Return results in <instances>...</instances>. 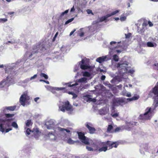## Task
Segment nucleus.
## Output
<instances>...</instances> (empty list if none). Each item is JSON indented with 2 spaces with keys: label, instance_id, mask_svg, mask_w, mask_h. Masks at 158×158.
<instances>
[{
  "label": "nucleus",
  "instance_id": "1",
  "mask_svg": "<svg viewBox=\"0 0 158 158\" xmlns=\"http://www.w3.org/2000/svg\"><path fill=\"white\" fill-rule=\"evenodd\" d=\"M12 119L5 118V119L0 118V131L2 132H4L7 133L9 131L12 130L11 126L15 129H17L18 128V126L16 122H13L11 123Z\"/></svg>",
  "mask_w": 158,
  "mask_h": 158
},
{
  "label": "nucleus",
  "instance_id": "2",
  "mask_svg": "<svg viewBox=\"0 0 158 158\" xmlns=\"http://www.w3.org/2000/svg\"><path fill=\"white\" fill-rule=\"evenodd\" d=\"M45 50L44 45L38 43L33 45L29 52L27 53V56L29 58H34Z\"/></svg>",
  "mask_w": 158,
  "mask_h": 158
},
{
  "label": "nucleus",
  "instance_id": "3",
  "mask_svg": "<svg viewBox=\"0 0 158 158\" xmlns=\"http://www.w3.org/2000/svg\"><path fill=\"white\" fill-rule=\"evenodd\" d=\"M128 63L126 61H120L117 64H115V66L118 70V72L119 74L123 76V75L127 72H128L133 74L134 72V70L133 69L128 70L127 69V66L128 65Z\"/></svg>",
  "mask_w": 158,
  "mask_h": 158
},
{
  "label": "nucleus",
  "instance_id": "4",
  "mask_svg": "<svg viewBox=\"0 0 158 158\" xmlns=\"http://www.w3.org/2000/svg\"><path fill=\"white\" fill-rule=\"evenodd\" d=\"M14 66V64H12L11 66V68L10 67V68L8 69L7 68L6 69V73L8 72V73L9 74V75L7 77L6 81L3 80L0 82V88L3 87L6 84H10L13 82V79L12 77L15 74V73L14 70H13Z\"/></svg>",
  "mask_w": 158,
  "mask_h": 158
},
{
  "label": "nucleus",
  "instance_id": "5",
  "mask_svg": "<svg viewBox=\"0 0 158 158\" xmlns=\"http://www.w3.org/2000/svg\"><path fill=\"white\" fill-rule=\"evenodd\" d=\"M63 103V105L59 106V110L63 112H64L66 110L69 114H71L73 109L72 106L70 104L69 102L67 101Z\"/></svg>",
  "mask_w": 158,
  "mask_h": 158
},
{
  "label": "nucleus",
  "instance_id": "6",
  "mask_svg": "<svg viewBox=\"0 0 158 158\" xmlns=\"http://www.w3.org/2000/svg\"><path fill=\"white\" fill-rule=\"evenodd\" d=\"M30 132L32 134L34 137L36 139H38L40 134V131L38 128H35L33 129L31 131L30 129L27 128L26 131L27 134L29 135L30 134Z\"/></svg>",
  "mask_w": 158,
  "mask_h": 158
},
{
  "label": "nucleus",
  "instance_id": "7",
  "mask_svg": "<svg viewBox=\"0 0 158 158\" xmlns=\"http://www.w3.org/2000/svg\"><path fill=\"white\" fill-rule=\"evenodd\" d=\"M77 133L78 134L79 138L83 143L86 145L89 144V139L86 137L83 133L79 132H77Z\"/></svg>",
  "mask_w": 158,
  "mask_h": 158
},
{
  "label": "nucleus",
  "instance_id": "8",
  "mask_svg": "<svg viewBox=\"0 0 158 158\" xmlns=\"http://www.w3.org/2000/svg\"><path fill=\"white\" fill-rule=\"evenodd\" d=\"M55 122L52 119L47 121L45 124L46 127L48 129H52L56 128Z\"/></svg>",
  "mask_w": 158,
  "mask_h": 158
},
{
  "label": "nucleus",
  "instance_id": "9",
  "mask_svg": "<svg viewBox=\"0 0 158 158\" xmlns=\"http://www.w3.org/2000/svg\"><path fill=\"white\" fill-rule=\"evenodd\" d=\"M29 99V97L27 93H24L20 98L19 102L22 105L24 106L25 105L26 102Z\"/></svg>",
  "mask_w": 158,
  "mask_h": 158
},
{
  "label": "nucleus",
  "instance_id": "10",
  "mask_svg": "<svg viewBox=\"0 0 158 158\" xmlns=\"http://www.w3.org/2000/svg\"><path fill=\"white\" fill-rule=\"evenodd\" d=\"M148 24L145 23H143L142 24L139 25L138 26L137 31L140 34H143L146 29V26Z\"/></svg>",
  "mask_w": 158,
  "mask_h": 158
},
{
  "label": "nucleus",
  "instance_id": "11",
  "mask_svg": "<svg viewBox=\"0 0 158 158\" xmlns=\"http://www.w3.org/2000/svg\"><path fill=\"white\" fill-rule=\"evenodd\" d=\"M80 65V67L81 69H88L89 67L85 64V60H84L82 59V60L80 62L79 64L78 65V67L77 68H75L74 69V72H76L79 66Z\"/></svg>",
  "mask_w": 158,
  "mask_h": 158
},
{
  "label": "nucleus",
  "instance_id": "12",
  "mask_svg": "<svg viewBox=\"0 0 158 158\" xmlns=\"http://www.w3.org/2000/svg\"><path fill=\"white\" fill-rule=\"evenodd\" d=\"M46 88L49 91L51 92H53L54 90H56L57 91L61 90H64L65 89L64 87L59 88L58 87H52L50 86L47 85L45 86Z\"/></svg>",
  "mask_w": 158,
  "mask_h": 158
},
{
  "label": "nucleus",
  "instance_id": "13",
  "mask_svg": "<svg viewBox=\"0 0 158 158\" xmlns=\"http://www.w3.org/2000/svg\"><path fill=\"white\" fill-rule=\"evenodd\" d=\"M109 112V109L107 107H104L103 108L100 109L99 110V113L101 115H104L108 113Z\"/></svg>",
  "mask_w": 158,
  "mask_h": 158
},
{
  "label": "nucleus",
  "instance_id": "14",
  "mask_svg": "<svg viewBox=\"0 0 158 158\" xmlns=\"http://www.w3.org/2000/svg\"><path fill=\"white\" fill-rule=\"evenodd\" d=\"M121 41L118 42L117 43L115 41H111L110 43V46L109 47L110 49H112L114 48H119L120 46L118 45V44Z\"/></svg>",
  "mask_w": 158,
  "mask_h": 158
},
{
  "label": "nucleus",
  "instance_id": "15",
  "mask_svg": "<svg viewBox=\"0 0 158 158\" xmlns=\"http://www.w3.org/2000/svg\"><path fill=\"white\" fill-rule=\"evenodd\" d=\"M123 100L120 98H116L113 101V105L114 106H118L123 102Z\"/></svg>",
  "mask_w": 158,
  "mask_h": 158
},
{
  "label": "nucleus",
  "instance_id": "16",
  "mask_svg": "<svg viewBox=\"0 0 158 158\" xmlns=\"http://www.w3.org/2000/svg\"><path fill=\"white\" fill-rule=\"evenodd\" d=\"M58 130L60 131V134H61L62 135H65L66 133H69L70 132V131L69 130L61 127H58Z\"/></svg>",
  "mask_w": 158,
  "mask_h": 158
},
{
  "label": "nucleus",
  "instance_id": "17",
  "mask_svg": "<svg viewBox=\"0 0 158 158\" xmlns=\"http://www.w3.org/2000/svg\"><path fill=\"white\" fill-rule=\"evenodd\" d=\"M102 145L105 146L101 148L98 150L100 152H106L108 149V148L109 147L108 145H107V144L106 143V142L102 143Z\"/></svg>",
  "mask_w": 158,
  "mask_h": 158
},
{
  "label": "nucleus",
  "instance_id": "18",
  "mask_svg": "<svg viewBox=\"0 0 158 158\" xmlns=\"http://www.w3.org/2000/svg\"><path fill=\"white\" fill-rule=\"evenodd\" d=\"M107 145H108V146L110 147L109 149H111L113 147L116 148L117 147V144H115V142H112L109 141H107L106 142Z\"/></svg>",
  "mask_w": 158,
  "mask_h": 158
},
{
  "label": "nucleus",
  "instance_id": "19",
  "mask_svg": "<svg viewBox=\"0 0 158 158\" xmlns=\"http://www.w3.org/2000/svg\"><path fill=\"white\" fill-rule=\"evenodd\" d=\"M47 136L52 140H55L56 138L55 133L53 132H49Z\"/></svg>",
  "mask_w": 158,
  "mask_h": 158
},
{
  "label": "nucleus",
  "instance_id": "20",
  "mask_svg": "<svg viewBox=\"0 0 158 158\" xmlns=\"http://www.w3.org/2000/svg\"><path fill=\"white\" fill-rule=\"evenodd\" d=\"M91 125L90 124H87L86 125V127L88 128L89 131V133L90 134H93L95 131V129L94 128L91 127L89 125Z\"/></svg>",
  "mask_w": 158,
  "mask_h": 158
},
{
  "label": "nucleus",
  "instance_id": "21",
  "mask_svg": "<svg viewBox=\"0 0 158 158\" xmlns=\"http://www.w3.org/2000/svg\"><path fill=\"white\" fill-rule=\"evenodd\" d=\"M109 17L108 14L106 15V16H102L101 18H98V19L96 21V23H98L103 22L107 18Z\"/></svg>",
  "mask_w": 158,
  "mask_h": 158
},
{
  "label": "nucleus",
  "instance_id": "22",
  "mask_svg": "<svg viewBox=\"0 0 158 158\" xmlns=\"http://www.w3.org/2000/svg\"><path fill=\"white\" fill-rule=\"evenodd\" d=\"M5 31L7 33V35H11L12 34V29L9 27H7L5 29Z\"/></svg>",
  "mask_w": 158,
  "mask_h": 158
},
{
  "label": "nucleus",
  "instance_id": "23",
  "mask_svg": "<svg viewBox=\"0 0 158 158\" xmlns=\"http://www.w3.org/2000/svg\"><path fill=\"white\" fill-rule=\"evenodd\" d=\"M147 45L148 47H156L157 44L155 42H148L147 43Z\"/></svg>",
  "mask_w": 158,
  "mask_h": 158
},
{
  "label": "nucleus",
  "instance_id": "24",
  "mask_svg": "<svg viewBox=\"0 0 158 158\" xmlns=\"http://www.w3.org/2000/svg\"><path fill=\"white\" fill-rule=\"evenodd\" d=\"M106 57V56H103L102 57H99L97 59L96 61L99 63H101L105 60Z\"/></svg>",
  "mask_w": 158,
  "mask_h": 158
},
{
  "label": "nucleus",
  "instance_id": "25",
  "mask_svg": "<svg viewBox=\"0 0 158 158\" xmlns=\"http://www.w3.org/2000/svg\"><path fill=\"white\" fill-rule=\"evenodd\" d=\"M18 41L14 39H12L10 40V41H9L7 42H6L5 43H4V44H7L8 45H10V44H14V43H17Z\"/></svg>",
  "mask_w": 158,
  "mask_h": 158
},
{
  "label": "nucleus",
  "instance_id": "26",
  "mask_svg": "<svg viewBox=\"0 0 158 158\" xmlns=\"http://www.w3.org/2000/svg\"><path fill=\"white\" fill-rule=\"evenodd\" d=\"M121 80L120 79H118L116 77L113 78L110 81L111 83L114 84H117L118 82H120Z\"/></svg>",
  "mask_w": 158,
  "mask_h": 158
},
{
  "label": "nucleus",
  "instance_id": "27",
  "mask_svg": "<svg viewBox=\"0 0 158 158\" xmlns=\"http://www.w3.org/2000/svg\"><path fill=\"white\" fill-rule=\"evenodd\" d=\"M85 32V30L83 28H81L80 29L79 33V35L80 37H82L84 35Z\"/></svg>",
  "mask_w": 158,
  "mask_h": 158
},
{
  "label": "nucleus",
  "instance_id": "28",
  "mask_svg": "<svg viewBox=\"0 0 158 158\" xmlns=\"http://www.w3.org/2000/svg\"><path fill=\"white\" fill-rule=\"evenodd\" d=\"M85 98L87 99L86 101L87 102H95L96 101V100L95 99H93L89 97V96H85Z\"/></svg>",
  "mask_w": 158,
  "mask_h": 158
},
{
  "label": "nucleus",
  "instance_id": "29",
  "mask_svg": "<svg viewBox=\"0 0 158 158\" xmlns=\"http://www.w3.org/2000/svg\"><path fill=\"white\" fill-rule=\"evenodd\" d=\"M113 129V127L112 126L110 125H109L107 129V132L109 133L113 132V131H112Z\"/></svg>",
  "mask_w": 158,
  "mask_h": 158
},
{
  "label": "nucleus",
  "instance_id": "30",
  "mask_svg": "<svg viewBox=\"0 0 158 158\" xmlns=\"http://www.w3.org/2000/svg\"><path fill=\"white\" fill-rule=\"evenodd\" d=\"M87 79L85 77H82L78 79V81L79 82L86 83L87 82Z\"/></svg>",
  "mask_w": 158,
  "mask_h": 158
},
{
  "label": "nucleus",
  "instance_id": "31",
  "mask_svg": "<svg viewBox=\"0 0 158 158\" xmlns=\"http://www.w3.org/2000/svg\"><path fill=\"white\" fill-rule=\"evenodd\" d=\"M120 11L119 10H117L115 11H114L111 13L110 14H108V15H109V17L111 16L112 15H114L115 14H116L117 13H118Z\"/></svg>",
  "mask_w": 158,
  "mask_h": 158
},
{
  "label": "nucleus",
  "instance_id": "32",
  "mask_svg": "<svg viewBox=\"0 0 158 158\" xmlns=\"http://www.w3.org/2000/svg\"><path fill=\"white\" fill-rule=\"evenodd\" d=\"M72 82H70L68 83H65V85H68V86L69 87H72L75 86L77 85L78 84L77 83H76L74 84L71 85Z\"/></svg>",
  "mask_w": 158,
  "mask_h": 158
},
{
  "label": "nucleus",
  "instance_id": "33",
  "mask_svg": "<svg viewBox=\"0 0 158 158\" xmlns=\"http://www.w3.org/2000/svg\"><path fill=\"white\" fill-rule=\"evenodd\" d=\"M138 98L137 97H133L131 98H128L127 99V100L128 101H131L133 100H137L138 99Z\"/></svg>",
  "mask_w": 158,
  "mask_h": 158
},
{
  "label": "nucleus",
  "instance_id": "34",
  "mask_svg": "<svg viewBox=\"0 0 158 158\" xmlns=\"http://www.w3.org/2000/svg\"><path fill=\"white\" fill-rule=\"evenodd\" d=\"M5 115L7 118H10L13 117L15 115L14 114H5Z\"/></svg>",
  "mask_w": 158,
  "mask_h": 158
},
{
  "label": "nucleus",
  "instance_id": "35",
  "mask_svg": "<svg viewBox=\"0 0 158 158\" xmlns=\"http://www.w3.org/2000/svg\"><path fill=\"white\" fill-rule=\"evenodd\" d=\"M67 142V143L69 144H73L75 142V141L73 140L71 138L68 139Z\"/></svg>",
  "mask_w": 158,
  "mask_h": 158
},
{
  "label": "nucleus",
  "instance_id": "36",
  "mask_svg": "<svg viewBox=\"0 0 158 158\" xmlns=\"http://www.w3.org/2000/svg\"><path fill=\"white\" fill-rule=\"evenodd\" d=\"M8 110L7 109V107H3L1 110V112H3V113H4L5 114H6V113L7 112V111Z\"/></svg>",
  "mask_w": 158,
  "mask_h": 158
},
{
  "label": "nucleus",
  "instance_id": "37",
  "mask_svg": "<svg viewBox=\"0 0 158 158\" xmlns=\"http://www.w3.org/2000/svg\"><path fill=\"white\" fill-rule=\"evenodd\" d=\"M90 75V73L87 72H84L83 74V76L84 77H89Z\"/></svg>",
  "mask_w": 158,
  "mask_h": 158
},
{
  "label": "nucleus",
  "instance_id": "38",
  "mask_svg": "<svg viewBox=\"0 0 158 158\" xmlns=\"http://www.w3.org/2000/svg\"><path fill=\"white\" fill-rule=\"evenodd\" d=\"M69 10H65L64 11L62 12L61 13V14L60 16V17L62 18V17H63L65 15H66L67 14V13L68 12Z\"/></svg>",
  "mask_w": 158,
  "mask_h": 158
},
{
  "label": "nucleus",
  "instance_id": "39",
  "mask_svg": "<svg viewBox=\"0 0 158 158\" xmlns=\"http://www.w3.org/2000/svg\"><path fill=\"white\" fill-rule=\"evenodd\" d=\"M16 106H8L7 107V109L10 111H13L16 108Z\"/></svg>",
  "mask_w": 158,
  "mask_h": 158
},
{
  "label": "nucleus",
  "instance_id": "40",
  "mask_svg": "<svg viewBox=\"0 0 158 158\" xmlns=\"http://www.w3.org/2000/svg\"><path fill=\"white\" fill-rule=\"evenodd\" d=\"M113 59L115 61H118V56L116 55H114L113 56Z\"/></svg>",
  "mask_w": 158,
  "mask_h": 158
},
{
  "label": "nucleus",
  "instance_id": "41",
  "mask_svg": "<svg viewBox=\"0 0 158 158\" xmlns=\"http://www.w3.org/2000/svg\"><path fill=\"white\" fill-rule=\"evenodd\" d=\"M40 76L41 77H44L46 79H47L48 78V75L44 73H41Z\"/></svg>",
  "mask_w": 158,
  "mask_h": 158
},
{
  "label": "nucleus",
  "instance_id": "42",
  "mask_svg": "<svg viewBox=\"0 0 158 158\" xmlns=\"http://www.w3.org/2000/svg\"><path fill=\"white\" fill-rule=\"evenodd\" d=\"M106 86H108L110 88L112 87V85L108 81H106L103 83Z\"/></svg>",
  "mask_w": 158,
  "mask_h": 158
},
{
  "label": "nucleus",
  "instance_id": "43",
  "mask_svg": "<svg viewBox=\"0 0 158 158\" xmlns=\"http://www.w3.org/2000/svg\"><path fill=\"white\" fill-rule=\"evenodd\" d=\"M7 21V19L6 17L4 18H0V23H5Z\"/></svg>",
  "mask_w": 158,
  "mask_h": 158
},
{
  "label": "nucleus",
  "instance_id": "44",
  "mask_svg": "<svg viewBox=\"0 0 158 158\" xmlns=\"http://www.w3.org/2000/svg\"><path fill=\"white\" fill-rule=\"evenodd\" d=\"M74 19V18H72L71 19H69L67 20L65 23L64 25H66L69 23L72 22Z\"/></svg>",
  "mask_w": 158,
  "mask_h": 158
},
{
  "label": "nucleus",
  "instance_id": "45",
  "mask_svg": "<svg viewBox=\"0 0 158 158\" xmlns=\"http://www.w3.org/2000/svg\"><path fill=\"white\" fill-rule=\"evenodd\" d=\"M31 124V120H27L26 124V126L27 127H29L30 125Z\"/></svg>",
  "mask_w": 158,
  "mask_h": 158
},
{
  "label": "nucleus",
  "instance_id": "46",
  "mask_svg": "<svg viewBox=\"0 0 158 158\" xmlns=\"http://www.w3.org/2000/svg\"><path fill=\"white\" fill-rule=\"evenodd\" d=\"M131 34L130 33H129L127 34H125V38L126 39H129L131 37Z\"/></svg>",
  "mask_w": 158,
  "mask_h": 158
},
{
  "label": "nucleus",
  "instance_id": "47",
  "mask_svg": "<svg viewBox=\"0 0 158 158\" xmlns=\"http://www.w3.org/2000/svg\"><path fill=\"white\" fill-rule=\"evenodd\" d=\"M126 19V17L125 16H122L120 18V20L122 22L125 21Z\"/></svg>",
  "mask_w": 158,
  "mask_h": 158
},
{
  "label": "nucleus",
  "instance_id": "48",
  "mask_svg": "<svg viewBox=\"0 0 158 158\" xmlns=\"http://www.w3.org/2000/svg\"><path fill=\"white\" fill-rule=\"evenodd\" d=\"M30 81V79L29 78H27L25 79L24 80L22 81V82L23 83H27Z\"/></svg>",
  "mask_w": 158,
  "mask_h": 158
},
{
  "label": "nucleus",
  "instance_id": "49",
  "mask_svg": "<svg viewBox=\"0 0 158 158\" xmlns=\"http://www.w3.org/2000/svg\"><path fill=\"white\" fill-rule=\"evenodd\" d=\"M37 77V75L35 74L33 76L29 78L30 81H31L32 80H33L35 79L36 77Z\"/></svg>",
  "mask_w": 158,
  "mask_h": 158
},
{
  "label": "nucleus",
  "instance_id": "50",
  "mask_svg": "<svg viewBox=\"0 0 158 158\" xmlns=\"http://www.w3.org/2000/svg\"><path fill=\"white\" fill-rule=\"evenodd\" d=\"M88 14H91L92 15H93L94 14L92 12V10L90 9H88L86 10Z\"/></svg>",
  "mask_w": 158,
  "mask_h": 158
},
{
  "label": "nucleus",
  "instance_id": "51",
  "mask_svg": "<svg viewBox=\"0 0 158 158\" xmlns=\"http://www.w3.org/2000/svg\"><path fill=\"white\" fill-rule=\"evenodd\" d=\"M86 149L88 150L89 151H93L94 150V149L93 148H92L88 147V146H86Z\"/></svg>",
  "mask_w": 158,
  "mask_h": 158
},
{
  "label": "nucleus",
  "instance_id": "52",
  "mask_svg": "<svg viewBox=\"0 0 158 158\" xmlns=\"http://www.w3.org/2000/svg\"><path fill=\"white\" fill-rule=\"evenodd\" d=\"M111 115L113 118H115L118 116V114L117 113H114L113 114H111Z\"/></svg>",
  "mask_w": 158,
  "mask_h": 158
},
{
  "label": "nucleus",
  "instance_id": "53",
  "mask_svg": "<svg viewBox=\"0 0 158 158\" xmlns=\"http://www.w3.org/2000/svg\"><path fill=\"white\" fill-rule=\"evenodd\" d=\"M127 92H127L125 89L122 92L123 95L124 96H126Z\"/></svg>",
  "mask_w": 158,
  "mask_h": 158
},
{
  "label": "nucleus",
  "instance_id": "54",
  "mask_svg": "<svg viewBox=\"0 0 158 158\" xmlns=\"http://www.w3.org/2000/svg\"><path fill=\"white\" fill-rule=\"evenodd\" d=\"M110 75L112 77H116V75L115 74H114V73H110Z\"/></svg>",
  "mask_w": 158,
  "mask_h": 158
},
{
  "label": "nucleus",
  "instance_id": "55",
  "mask_svg": "<svg viewBox=\"0 0 158 158\" xmlns=\"http://www.w3.org/2000/svg\"><path fill=\"white\" fill-rule=\"evenodd\" d=\"M125 96L128 97H131V93L128 92Z\"/></svg>",
  "mask_w": 158,
  "mask_h": 158
},
{
  "label": "nucleus",
  "instance_id": "56",
  "mask_svg": "<svg viewBox=\"0 0 158 158\" xmlns=\"http://www.w3.org/2000/svg\"><path fill=\"white\" fill-rule=\"evenodd\" d=\"M105 78L106 76L104 75H102L101 77V79L103 81L105 79Z\"/></svg>",
  "mask_w": 158,
  "mask_h": 158
},
{
  "label": "nucleus",
  "instance_id": "57",
  "mask_svg": "<svg viewBox=\"0 0 158 158\" xmlns=\"http://www.w3.org/2000/svg\"><path fill=\"white\" fill-rule=\"evenodd\" d=\"M66 48L65 46H62L60 48V49L61 51L64 52V51L65 49Z\"/></svg>",
  "mask_w": 158,
  "mask_h": 158
},
{
  "label": "nucleus",
  "instance_id": "58",
  "mask_svg": "<svg viewBox=\"0 0 158 158\" xmlns=\"http://www.w3.org/2000/svg\"><path fill=\"white\" fill-rule=\"evenodd\" d=\"M39 81H43L44 82H45L47 84H49V82L48 81H45V80H41V79Z\"/></svg>",
  "mask_w": 158,
  "mask_h": 158
},
{
  "label": "nucleus",
  "instance_id": "59",
  "mask_svg": "<svg viewBox=\"0 0 158 158\" xmlns=\"http://www.w3.org/2000/svg\"><path fill=\"white\" fill-rule=\"evenodd\" d=\"M73 99H75L77 97V95L74 93V94H73Z\"/></svg>",
  "mask_w": 158,
  "mask_h": 158
},
{
  "label": "nucleus",
  "instance_id": "60",
  "mask_svg": "<svg viewBox=\"0 0 158 158\" xmlns=\"http://www.w3.org/2000/svg\"><path fill=\"white\" fill-rule=\"evenodd\" d=\"M58 34V32H57L56 34H55L54 37H53V41H54L55 40V38L56 37V36H57V35Z\"/></svg>",
  "mask_w": 158,
  "mask_h": 158
},
{
  "label": "nucleus",
  "instance_id": "61",
  "mask_svg": "<svg viewBox=\"0 0 158 158\" xmlns=\"http://www.w3.org/2000/svg\"><path fill=\"white\" fill-rule=\"evenodd\" d=\"M148 24L150 27H152L153 26V24L150 21L148 22Z\"/></svg>",
  "mask_w": 158,
  "mask_h": 158
},
{
  "label": "nucleus",
  "instance_id": "62",
  "mask_svg": "<svg viewBox=\"0 0 158 158\" xmlns=\"http://www.w3.org/2000/svg\"><path fill=\"white\" fill-rule=\"evenodd\" d=\"M75 9L74 8V6H73L71 9L70 10V12H74L75 10Z\"/></svg>",
  "mask_w": 158,
  "mask_h": 158
},
{
  "label": "nucleus",
  "instance_id": "63",
  "mask_svg": "<svg viewBox=\"0 0 158 158\" xmlns=\"http://www.w3.org/2000/svg\"><path fill=\"white\" fill-rule=\"evenodd\" d=\"M76 31V29H74L73 30V31H72L70 33L69 35L70 36L74 32Z\"/></svg>",
  "mask_w": 158,
  "mask_h": 158
},
{
  "label": "nucleus",
  "instance_id": "64",
  "mask_svg": "<svg viewBox=\"0 0 158 158\" xmlns=\"http://www.w3.org/2000/svg\"><path fill=\"white\" fill-rule=\"evenodd\" d=\"M40 99L39 97H37L34 99V101L35 102H37V101Z\"/></svg>",
  "mask_w": 158,
  "mask_h": 158
}]
</instances>
